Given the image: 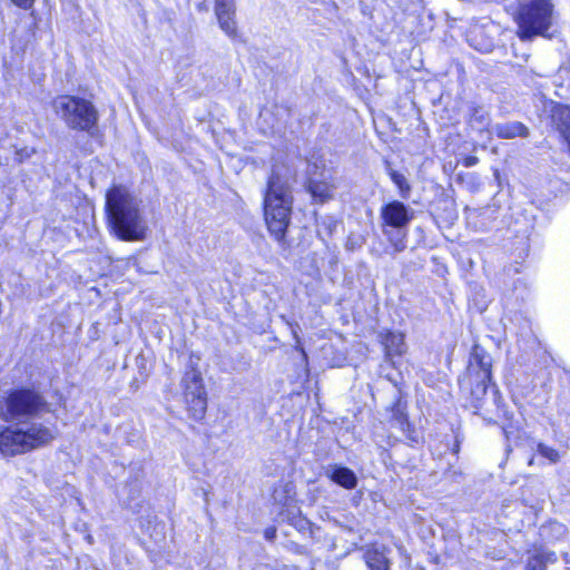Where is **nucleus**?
Instances as JSON below:
<instances>
[{"label":"nucleus","instance_id":"1","mask_svg":"<svg viewBox=\"0 0 570 570\" xmlns=\"http://www.w3.org/2000/svg\"><path fill=\"white\" fill-rule=\"evenodd\" d=\"M109 225L121 240L146 238L148 225L140 210V200L124 186H114L106 195Z\"/></svg>","mask_w":570,"mask_h":570},{"label":"nucleus","instance_id":"2","mask_svg":"<svg viewBox=\"0 0 570 570\" xmlns=\"http://www.w3.org/2000/svg\"><path fill=\"white\" fill-rule=\"evenodd\" d=\"M293 196L288 178L273 167L264 195V216L269 233L277 242L285 239L291 222Z\"/></svg>","mask_w":570,"mask_h":570},{"label":"nucleus","instance_id":"3","mask_svg":"<svg viewBox=\"0 0 570 570\" xmlns=\"http://www.w3.org/2000/svg\"><path fill=\"white\" fill-rule=\"evenodd\" d=\"M49 411L45 397L32 389L11 391L0 405V416L6 422L17 425H41L35 421Z\"/></svg>","mask_w":570,"mask_h":570},{"label":"nucleus","instance_id":"4","mask_svg":"<svg viewBox=\"0 0 570 570\" xmlns=\"http://www.w3.org/2000/svg\"><path fill=\"white\" fill-rule=\"evenodd\" d=\"M51 107L67 128L83 131L90 137L98 134L99 112L91 101L77 96L60 95L51 101Z\"/></svg>","mask_w":570,"mask_h":570},{"label":"nucleus","instance_id":"5","mask_svg":"<svg viewBox=\"0 0 570 570\" xmlns=\"http://www.w3.org/2000/svg\"><path fill=\"white\" fill-rule=\"evenodd\" d=\"M53 439V431L43 425L13 424L0 432V452L13 456L42 446Z\"/></svg>","mask_w":570,"mask_h":570},{"label":"nucleus","instance_id":"6","mask_svg":"<svg viewBox=\"0 0 570 570\" xmlns=\"http://www.w3.org/2000/svg\"><path fill=\"white\" fill-rule=\"evenodd\" d=\"M554 6L551 0H528L520 4L515 14L517 35L523 40L546 36L552 26Z\"/></svg>","mask_w":570,"mask_h":570},{"label":"nucleus","instance_id":"7","mask_svg":"<svg viewBox=\"0 0 570 570\" xmlns=\"http://www.w3.org/2000/svg\"><path fill=\"white\" fill-rule=\"evenodd\" d=\"M187 411L191 419L200 421L207 410V393L203 383L202 373L190 363L181 380Z\"/></svg>","mask_w":570,"mask_h":570},{"label":"nucleus","instance_id":"8","mask_svg":"<svg viewBox=\"0 0 570 570\" xmlns=\"http://www.w3.org/2000/svg\"><path fill=\"white\" fill-rule=\"evenodd\" d=\"M469 380L473 384L471 389V405L475 414H480L485 404V395L491 382V362L489 356L474 353L473 360L469 365Z\"/></svg>","mask_w":570,"mask_h":570},{"label":"nucleus","instance_id":"9","mask_svg":"<svg viewBox=\"0 0 570 570\" xmlns=\"http://www.w3.org/2000/svg\"><path fill=\"white\" fill-rule=\"evenodd\" d=\"M307 174L306 188L314 202L323 204L334 198L340 181L332 168L313 164L308 166Z\"/></svg>","mask_w":570,"mask_h":570},{"label":"nucleus","instance_id":"10","mask_svg":"<svg viewBox=\"0 0 570 570\" xmlns=\"http://www.w3.org/2000/svg\"><path fill=\"white\" fill-rule=\"evenodd\" d=\"M382 227H407L413 219V212L400 200H392L382 206L380 213Z\"/></svg>","mask_w":570,"mask_h":570},{"label":"nucleus","instance_id":"11","mask_svg":"<svg viewBox=\"0 0 570 570\" xmlns=\"http://www.w3.org/2000/svg\"><path fill=\"white\" fill-rule=\"evenodd\" d=\"M235 0H215V14L220 29L230 38L237 36Z\"/></svg>","mask_w":570,"mask_h":570},{"label":"nucleus","instance_id":"12","mask_svg":"<svg viewBox=\"0 0 570 570\" xmlns=\"http://www.w3.org/2000/svg\"><path fill=\"white\" fill-rule=\"evenodd\" d=\"M325 475L346 490H353L357 485L356 474L346 466L331 464L326 468Z\"/></svg>","mask_w":570,"mask_h":570},{"label":"nucleus","instance_id":"13","mask_svg":"<svg viewBox=\"0 0 570 570\" xmlns=\"http://www.w3.org/2000/svg\"><path fill=\"white\" fill-rule=\"evenodd\" d=\"M492 132L502 139H512L515 137L525 138L529 136L528 127L519 121L497 124L492 128Z\"/></svg>","mask_w":570,"mask_h":570},{"label":"nucleus","instance_id":"14","mask_svg":"<svg viewBox=\"0 0 570 570\" xmlns=\"http://www.w3.org/2000/svg\"><path fill=\"white\" fill-rule=\"evenodd\" d=\"M382 232L392 247L391 255L401 253L406 248L407 227H382Z\"/></svg>","mask_w":570,"mask_h":570},{"label":"nucleus","instance_id":"15","mask_svg":"<svg viewBox=\"0 0 570 570\" xmlns=\"http://www.w3.org/2000/svg\"><path fill=\"white\" fill-rule=\"evenodd\" d=\"M382 344L387 356L403 355L406 351L404 335L400 332H386L382 336Z\"/></svg>","mask_w":570,"mask_h":570},{"label":"nucleus","instance_id":"16","mask_svg":"<svg viewBox=\"0 0 570 570\" xmlns=\"http://www.w3.org/2000/svg\"><path fill=\"white\" fill-rule=\"evenodd\" d=\"M552 124L562 137L570 134V107L556 106L551 115Z\"/></svg>","mask_w":570,"mask_h":570},{"label":"nucleus","instance_id":"17","mask_svg":"<svg viewBox=\"0 0 570 570\" xmlns=\"http://www.w3.org/2000/svg\"><path fill=\"white\" fill-rule=\"evenodd\" d=\"M491 119L490 114L482 107H474L469 119V125L478 131L488 130Z\"/></svg>","mask_w":570,"mask_h":570},{"label":"nucleus","instance_id":"18","mask_svg":"<svg viewBox=\"0 0 570 570\" xmlns=\"http://www.w3.org/2000/svg\"><path fill=\"white\" fill-rule=\"evenodd\" d=\"M365 562L371 570H387L389 561L385 554L379 549H370L365 553Z\"/></svg>","mask_w":570,"mask_h":570},{"label":"nucleus","instance_id":"19","mask_svg":"<svg viewBox=\"0 0 570 570\" xmlns=\"http://www.w3.org/2000/svg\"><path fill=\"white\" fill-rule=\"evenodd\" d=\"M389 175L392 181L397 186L401 197L407 199L411 194V185L406 177L392 168H389Z\"/></svg>","mask_w":570,"mask_h":570},{"label":"nucleus","instance_id":"20","mask_svg":"<svg viewBox=\"0 0 570 570\" xmlns=\"http://www.w3.org/2000/svg\"><path fill=\"white\" fill-rule=\"evenodd\" d=\"M392 412H393V419L399 423L401 430L405 431L410 426V423H409L406 414H405V403L402 401L401 397H399L395 401V403L392 407Z\"/></svg>","mask_w":570,"mask_h":570},{"label":"nucleus","instance_id":"21","mask_svg":"<svg viewBox=\"0 0 570 570\" xmlns=\"http://www.w3.org/2000/svg\"><path fill=\"white\" fill-rule=\"evenodd\" d=\"M537 452L542 458L547 459L550 463H558L561 459L559 451L552 446H549L544 443H538Z\"/></svg>","mask_w":570,"mask_h":570},{"label":"nucleus","instance_id":"22","mask_svg":"<svg viewBox=\"0 0 570 570\" xmlns=\"http://www.w3.org/2000/svg\"><path fill=\"white\" fill-rule=\"evenodd\" d=\"M286 511L281 512L283 518H286L291 524L295 527H301L304 523V520L298 515V509L296 505L285 502Z\"/></svg>","mask_w":570,"mask_h":570},{"label":"nucleus","instance_id":"23","mask_svg":"<svg viewBox=\"0 0 570 570\" xmlns=\"http://www.w3.org/2000/svg\"><path fill=\"white\" fill-rule=\"evenodd\" d=\"M525 570H546L542 558L538 553L531 557L527 562Z\"/></svg>","mask_w":570,"mask_h":570},{"label":"nucleus","instance_id":"24","mask_svg":"<svg viewBox=\"0 0 570 570\" xmlns=\"http://www.w3.org/2000/svg\"><path fill=\"white\" fill-rule=\"evenodd\" d=\"M36 154V149L33 147H23L16 151V159L19 163H23Z\"/></svg>","mask_w":570,"mask_h":570},{"label":"nucleus","instance_id":"25","mask_svg":"<svg viewBox=\"0 0 570 570\" xmlns=\"http://www.w3.org/2000/svg\"><path fill=\"white\" fill-rule=\"evenodd\" d=\"M538 554L542 558L546 567L548 563H554L557 561V554L552 551H540Z\"/></svg>","mask_w":570,"mask_h":570},{"label":"nucleus","instance_id":"26","mask_svg":"<svg viewBox=\"0 0 570 570\" xmlns=\"http://www.w3.org/2000/svg\"><path fill=\"white\" fill-rule=\"evenodd\" d=\"M410 3L404 7V11L417 12L423 9V0H409Z\"/></svg>","mask_w":570,"mask_h":570},{"label":"nucleus","instance_id":"27","mask_svg":"<svg viewBox=\"0 0 570 570\" xmlns=\"http://www.w3.org/2000/svg\"><path fill=\"white\" fill-rule=\"evenodd\" d=\"M14 4L20 8L28 9L32 6L33 0H11Z\"/></svg>","mask_w":570,"mask_h":570},{"label":"nucleus","instance_id":"28","mask_svg":"<svg viewBox=\"0 0 570 570\" xmlns=\"http://www.w3.org/2000/svg\"><path fill=\"white\" fill-rule=\"evenodd\" d=\"M479 163L478 157L475 156H469L464 159L463 164L465 167H472L475 166Z\"/></svg>","mask_w":570,"mask_h":570},{"label":"nucleus","instance_id":"29","mask_svg":"<svg viewBox=\"0 0 570 570\" xmlns=\"http://www.w3.org/2000/svg\"><path fill=\"white\" fill-rule=\"evenodd\" d=\"M264 535L267 540H273L276 537V529L274 527L267 528Z\"/></svg>","mask_w":570,"mask_h":570},{"label":"nucleus","instance_id":"30","mask_svg":"<svg viewBox=\"0 0 570 570\" xmlns=\"http://www.w3.org/2000/svg\"><path fill=\"white\" fill-rule=\"evenodd\" d=\"M491 393H492V403L499 407V401H500V396H499V391L495 389V386H493L491 389Z\"/></svg>","mask_w":570,"mask_h":570},{"label":"nucleus","instance_id":"31","mask_svg":"<svg viewBox=\"0 0 570 570\" xmlns=\"http://www.w3.org/2000/svg\"><path fill=\"white\" fill-rule=\"evenodd\" d=\"M274 500L281 502V500L278 499V492L277 491H275V493H274Z\"/></svg>","mask_w":570,"mask_h":570}]
</instances>
